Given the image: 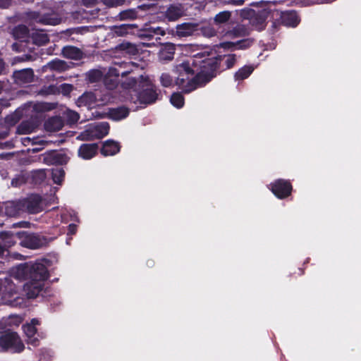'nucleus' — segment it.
Listing matches in <instances>:
<instances>
[{
	"instance_id": "obj_1",
	"label": "nucleus",
	"mask_w": 361,
	"mask_h": 361,
	"mask_svg": "<svg viewBox=\"0 0 361 361\" xmlns=\"http://www.w3.org/2000/svg\"><path fill=\"white\" fill-rule=\"evenodd\" d=\"M218 60L214 53L205 49L177 66L178 77L175 84L184 92L204 85L215 76Z\"/></svg>"
},
{
	"instance_id": "obj_2",
	"label": "nucleus",
	"mask_w": 361,
	"mask_h": 361,
	"mask_svg": "<svg viewBox=\"0 0 361 361\" xmlns=\"http://www.w3.org/2000/svg\"><path fill=\"white\" fill-rule=\"evenodd\" d=\"M122 92L119 99L135 104H148L156 101L157 94L154 90L149 78L146 75H140L136 79L129 78L121 84Z\"/></svg>"
},
{
	"instance_id": "obj_3",
	"label": "nucleus",
	"mask_w": 361,
	"mask_h": 361,
	"mask_svg": "<svg viewBox=\"0 0 361 361\" xmlns=\"http://www.w3.org/2000/svg\"><path fill=\"white\" fill-rule=\"evenodd\" d=\"M13 274L18 279L28 276L29 281L24 286V291L30 298H36L40 293L48 278L47 269L42 262L20 264L13 270Z\"/></svg>"
},
{
	"instance_id": "obj_4",
	"label": "nucleus",
	"mask_w": 361,
	"mask_h": 361,
	"mask_svg": "<svg viewBox=\"0 0 361 361\" xmlns=\"http://www.w3.org/2000/svg\"><path fill=\"white\" fill-rule=\"evenodd\" d=\"M25 348L19 336L13 331H8L0 337V350L20 353Z\"/></svg>"
},
{
	"instance_id": "obj_5",
	"label": "nucleus",
	"mask_w": 361,
	"mask_h": 361,
	"mask_svg": "<svg viewBox=\"0 0 361 361\" xmlns=\"http://www.w3.org/2000/svg\"><path fill=\"white\" fill-rule=\"evenodd\" d=\"M123 66L124 67H129V68L126 71L121 72L116 68H109L104 78V83L107 89L112 90L114 87H115L118 83V76L121 75L122 77H124L128 74L130 73L133 71L131 67L135 66L133 63H123L120 65V67Z\"/></svg>"
},
{
	"instance_id": "obj_6",
	"label": "nucleus",
	"mask_w": 361,
	"mask_h": 361,
	"mask_svg": "<svg viewBox=\"0 0 361 361\" xmlns=\"http://www.w3.org/2000/svg\"><path fill=\"white\" fill-rule=\"evenodd\" d=\"M109 124L102 122L90 125L81 135L87 140L102 138L109 133Z\"/></svg>"
},
{
	"instance_id": "obj_7",
	"label": "nucleus",
	"mask_w": 361,
	"mask_h": 361,
	"mask_svg": "<svg viewBox=\"0 0 361 361\" xmlns=\"http://www.w3.org/2000/svg\"><path fill=\"white\" fill-rule=\"evenodd\" d=\"M17 237L20 245L30 249L39 248L44 243V239L35 234L19 232L17 233Z\"/></svg>"
},
{
	"instance_id": "obj_8",
	"label": "nucleus",
	"mask_w": 361,
	"mask_h": 361,
	"mask_svg": "<svg viewBox=\"0 0 361 361\" xmlns=\"http://www.w3.org/2000/svg\"><path fill=\"white\" fill-rule=\"evenodd\" d=\"M40 324V321L38 319H32L30 323L23 325V329L24 333L27 338V343L33 346H37L39 343L38 338L39 335H37L36 326Z\"/></svg>"
},
{
	"instance_id": "obj_9",
	"label": "nucleus",
	"mask_w": 361,
	"mask_h": 361,
	"mask_svg": "<svg viewBox=\"0 0 361 361\" xmlns=\"http://www.w3.org/2000/svg\"><path fill=\"white\" fill-rule=\"evenodd\" d=\"M272 192L280 199L288 197L292 190V186L289 181L279 179L270 185Z\"/></svg>"
},
{
	"instance_id": "obj_10",
	"label": "nucleus",
	"mask_w": 361,
	"mask_h": 361,
	"mask_svg": "<svg viewBox=\"0 0 361 361\" xmlns=\"http://www.w3.org/2000/svg\"><path fill=\"white\" fill-rule=\"evenodd\" d=\"M13 36L16 39L20 41V43H13L12 48L16 51H24L23 42L29 38L27 28L25 25H18L13 30Z\"/></svg>"
},
{
	"instance_id": "obj_11",
	"label": "nucleus",
	"mask_w": 361,
	"mask_h": 361,
	"mask_svg": "<svg viewBox=\"0 0 361 361\" xmlns=\"http://www.w3.org/2000/svg\"><path fill=\"white\" fill-rule=\"evenodd\" d=\"M121 92H122L121 85L118 87L116 91L112 92L111 90L107 89L104 90L98 96L99 106L105 105L111 102H114L116 100L122 102L119 99L121 96Z\"/></svg>"
},
{
	"instance_id": "obj_12",
	"label": "nucleus",
	"mask_w": 361,
	"mask_h": 361,
	"mask_svg": "<svg viewBox=\"0 0 361 361\" xmlns=\"http://www.w3.org/2000/svg\"><path fill=\"white\" fill-rule=\"evenodd\" d=\"M198 25L195 23H185L179 24L176 27L175 35L178 37H185L192 35L197 30Z\"/></svg>"
},
{
	"instance_id": "obj_13",
	"label": "nucleus",
	"mask_w": 361,
	"mask_h": 361,
	"mask_svg": "<svg viewBox=\"0 0 361 361\" xmlns=\"http://www.w3.org/2000/svg\"><path fill=\"white\" fill-rule=\"evenodd\" d=\"M78 106H87L89 108L99 106L97 94L92 92H85L80 97L77 101Z\"/></svg>"
},
{
	"instance_id": "obj_14",
	"label": "nucleus",
	"mask_w": 361,
	"mask_h": 361,
	"mask_svg": "<svg viewBox=\"0 0 361 361\" xmlns=\"http://www.w3.org/2000/svg\"><path fill=\"white\" fill-rule=\"evenodd\" d=\"M97 151V144H83L78 149V155L83 159H90L96 155Z\"/></svg>"
},
{
	"instance_id": "obj_15",
	"label": "nucleus",
	"mask_w": 361,
	"mask_h": 361,
	"mask_svg": "<svg viewBox=\"0 0 361 361\" xmlns=\"http://www.w3.org/2000/svg\"><path fill=\"white\" fill-rule=\"evenodd\" d=\"M27 211L30 213H37L42 209L41 198L38 195H32L30 197L24 202Z\"/></svg>"
},
{
	"instance_id": "obj_16",
	"label": "nucleus",
	"mask_w": 361,
	"mask_h": 361,
	"mask_svg": "<svg viewBox=\"0 0 361 361\" xmlns=\"http://www.w3.org/2000/svg\"><path fill=\"white\" fill-rule=\"evenodd\" d=\"M32 18L35 22L45 25H56L61 23V19L56 17L55 15H47L41 16L38 13H33L32 14Z\"/></svg>"
},
{
	"instance_id": "obj_17",
	"label": "nucleus",
	"mask_w": 361,
	"mask_h": 361,
	"mask_svg": "<svg viewBox=\"0 0 361 361\" xmlns=\"http://www.w3.org/2000/svg\"><path fill=\"white\" fill-rule=\"evenodd\" d=\"M120 150L118 142L114 140H106L101 149V152L104 156H113L118 153Z\"/></svg>"
},
{
	"instance_id": "obj_18",
	"label": "nucleus",
	"mask_w": 361,
	"mask_h": 361,
	"mask_svg": "<svg viewBox=\"0 0 361 361\" xmlns=\"http://www.w3.org/2000/svg\"><path fill=\"white\" fill-rule=\"evenodd\" d=\"M283 23L286 26L295 27L300 22L298 14L294 11L284 12L281 15Z\"/></svg>"
},
{
	"instance_id": "obj_19",
	"label": "nucleus",
	"mask_w": 361,
	"mask_h": 361,
	"mask_svg": "<svg viewBox=\"0 0 361 361\" xmlns=\"http://www.w3.org/2000/svg\"><path fill=\"white\" fill-rule=\"evenodd\" d=\"M174 53V46L172 44H166L161 46L159 52V56L160 60L169 61L173 59Z\"/></svg>"
},
{
	"instance_id": "obj_20",
	"label": "nucleus",
	"mask_w": 361,
	"mask_h": 361,
	"mask_svg": "<svg viewBox=\"0 0 361 361\" xmlns=\"http://www.w3.org/2000/svg\"><path fill=\"white\" fill-rule=\"evenodd\" d=\"M33 71L32 69H24L14 73V77L18 82L27 83L32 81Z\"/></svg>"
},
{
	"instance_id": "obj_21",
	"label": "nucleus",
	"mask_w": 361,
	"mask_h": 361,
	"mask_svg": "<svg viewBox=\"0 0 361 361\" xmlns=\"http://www.w3.org/2000/svg\"><path fill=\"white\" fill-rule=\"evenodd\" d=\"M63 123L62 119L59 116L49 118L44 124V127L47 131L55 132L61 130Z\"/></svg>"
},
{
	"instance_id": "obj_22",
	"label": "nucleus",
	"mask_w": 361,
	"mask_h": 361,
	"mask_svg": "<svg viewBox=\"0 0 361 361\" xmlns=\"http://www.w3.org/2000/svg\"><path fill=\"white\" fill-rule=\"evenodd\" d=\"M184 10L181 5L171 6L166 11V16L169 20H176L183 15Z\"/></svg>"
},
{
	"instance_id": "obj_23",
	"label": "nucleus",
	"mask_w": 361,
	"mask_h": 361,
	"mask_svg": "<svg viewBox=\"0 0 361 361\" xmlns=\"http://www.w3.org/2000/svg\"><path fill=\"white\" fill-rule=\"evenodd\" d=\"M129 114V110L125 107L111 109L109 111V116L114 121H120L126 118Z\"/></svg>"
},
{
	"instance_id": "obj_24",
	"label": "nucleus",
	"mask_w": 361,
	"mask_h": 361,
	"mask_svg": "<svg viewBox=\"0 0 361 361\" xmlns=\"http://www.w3.org/2000/svg\"><path fill=\"white\" fill-rule=\"evenodd\" d=\"M62 53L66 58L74 60L80 59L82 56V53L78 48L71 46L64 47Z\"/></svg>"
},
{
	"instance_id": "obj_25",
	"label": "nucleus",
	"mask_w": 361,
	"mask_h": 361,
	"mask_svg": "<svg viewBox=\"0 0 361 361\" xmlns=\"http://www.w3.org/2000/svg\"><path fill=\"white\" fill-rule=\"evenodd\" d=\"M254 71L252 66H244L239 69L235 74V78L236 80H243L249 77V75Z\"/></svg>"
},
{
	"instance_id": "obj_26",
	"label": "nucleus",
	"mask_w": 361,
	"mask_h": 361,
	"mask_svg": "<svg viewBox=\"0 0 361 361\" xmlns=\"http://www.w3.org/2000/svg\"><path fill=\"white\" fill-rule=\"evenodd\" d=\"M32 39L35 44L39 46L45 44L49 41L48 35L42 31L32 33Z\"/></svg>"
},
{
	"instance_id": "obj_27",
	"label": "nucleus",
	"mask_w": 361,
	"mask_h": 361,
	"mask_svg": "<svg viewBox=\"0 0 361 361\" xmlns=\"http://www.w3.org/2000/svg\"><path fill=\"white\" fill-rule=\"evenodd\" d=\"M6 214L10 216H14L20 213V205L19 203L11 202L6 203Z\"/></svg>"
},
{
	"instance_id": "obj_28",
	"label": "nucleus",
	"mask_w": 361,
	"mask_h": 361,
	"mask_svg": "<svg viewBox=\"0 0 361 361\" xmlns=\"http://www.w3.org/2000/svg\"><path fill=\"white\" fill-rule=\"evenodd\" d=\"M47 68L57 71H63L69 68V66L61 60H54L47 64Z\"/></svg>"
},
{
	"instance_id": "obj_29",
	"label": "nucleus",
	"mask_w": 361,
	"mask_h": 361,
	"mask_svg": "<svg viewBox=\"0 0 361 361\" xmlns=\"http://www.w3.org/2000/svg\"><path fill=\"white\" fill-rule=\"evenodd\" d=\"M251 44V41L248 39L239 41L237 43L225 42L221 44L224 48H234V49H245L249 47Z\"/></svg>"
},
{
	"instance_id": "obj_30",
	"label": "nucleus",
	"mask_w": 361,
	"mask_h": 361,
	"mask_svg": "<svg viewBox=\"0 0 361 361\" xmlns=\"http://www.w3.org/2000/svg\"><path fill=\"white\" fill-rule=\"evenodd\" d=\"M1 238L3 240L4 246L6 247H9L14 245L15 243V239H18L17 233L16 235H13L12 233H10L8 232L2 233L0 234Z\"/></svg>"
},
{
	"instance_id": "obj_31",
	"label": "nucleus",
	"mask_w": 361,
	"mask_h": 361,
	"mask_svg": "<svg viewBox=\"0 0 361 361\" xmlns=\"http://www.w3.org/2000/svg\"><path fill=\"white\" fill-rule=\"evenodd\" d=\"M171 104L177 109H180L183 106L184 97L179 92L173 93L170 98Z\"/></svg>"
},
{
	"instance_id": "obj_32",
	"label": "nucleus",
	"mask_w": 361,
	"mask_h": 361,
	"mask_svg": "<svg viewBox=\"0 0 361 361\" xmlns=\"http://www.w3.org/2000/svg\"><path fill=\"white\" fill-rule=\"evenodd\" d=\"M52 179L56 184H61L64 178V171L61 168H56L52 170Z\"/></svg>"
},
{
	"instance_id": "obj_33",
	"label": "nucleus",
	"mask_w": 361,
	"mask_h": 361,
	"mask_svg": "<svg viewBox=\"0 0 361 361\" xmlns=\"http://www.w3.org/2000/svg\"><path fill=\"white\" fill-rule=\"evenodd\" d=\"M231 16V12L229 11H225L220 12L216 15L214 18V21L216 23H224L230 19Z\"/></svg>"
},
{
	"instance_id": "obj_34",
	"label": "nucleus",
	"mask_w": 361,
	"mask_h": 361,
	"mask_svg": "<svg viewBox=\"0 0 361 361\" xmlns=\"http://www.w3.org/2000/svg\"><path fill=\"white\" fill-rule=\"evenodd\" d=\"M103 76V73L99 70H92L88 72L87 78L90 82H94L99 80Z\"/></svg>"
},
{
	"instance_id": "obj_35",
	"label": "nucleus",
	"mask_w": 361,
	"mask_h": 361,
	"mask_svg": "<svg viewBox=\"0 0 361 361\" xmlns=\"http://www.w3.org/2000/svg\"><path fill=\"white\" fill-rule=\"evenodd\" d=\"M161 84L166 87H171L173 85L172 77L168 73H162L160 76Z\"/></svg>"
},
{
	"instance_id": "obj_36",
	"label": "nucleus",
	"mask_w": 361,
	"mask_h": 361,
	"mask_svg": "<svg viewBox=\"0 0 361 361\" xmlns=\"http://www.w3.org/2000/svg\"><path fill=\"white\" fill-rule=\"evenodd\" d=\"M66 118L68 121L71 123H74L79 119V115L75 111L71 110H67L65 112Z\"/></svg>"
},
{
	"instance_id": "obj_37",
	"label": "nucleus",
	"mask_w": 361,
	"mask_h": 361,
	"mask_svg": "<svg viewBox=\"0 0 361 361\" xmlns=\"http://www.w3.org/2000/svg\"><path fill=\"white\" fill-rule=\"evenodd\" d=\"M33 130V127L30 126L27 123H22L18 128V132L20 134H27Z\"/></svg>"
},
{
	"instance_id": "obj_38",
	"label": "nucleus",
	"mask_w": 361,
	"mask_h": 361,
	"mask_svg": "<svg viewBox=\"0 0 361 361\" xmlns=\"http://www.w3.org/2000/svg\"><path fill=\"white\" fill-rule=\"evenodd\" d=\"M23 319L18 315H12L8 319V324L9 326H18L22 323Z\"/></svg>"
},
{
	"instance_id": "obj_39",
	"label": "nucleus",
	"mask_w": 361,
	"mask_h": 361,
	"mask_svg": "<svg viewBox=\"0 0 361 361\" xmlns=\"http://www.w3.org/2000/svg\"><path fill=\"white\" fill-rule=\"evenodd\" d=\"M202 35L205 37H210L215 35L216 32L210 25L202 27L201 29Z\"/></svg>"
},
{
	"instance_id": "obj_40",
	"label": "nucleus",
	"mask_w": 361,
	"mask_h": 361,
	"mask_svg": "<svg viewBox=\"0 0 361 361\" xmlns=\"http://www.w3.org/2000/svg\"><path fill=\"white\" fill-rule=\"evenodd\" d=\"M25 182V178L23 175H18L11 181V185L14 187L20 186Z\"/></svg>"
},
{
	"instance_id": "obj_41",
	"label": "nucleus",
	"mask_w": 361,
	"mask_h": 361,
	"mask_svg": "<svg viewBox=\"0 0 361 361\" xmlns=\"http://www.w3.org/2000/svg\"><path fill=\"white\" fill-rule=\"evenodd\" d=\"M246 34V32L245 29L242 27L238 25L236 28L233 30L231 33H228L229 35L233 36V37H240L243 36Z\"/></svg>"
},
{
	"instance_id": "obj_42",
	"label": "nucleus",
	"mask_w": 361,
	"mask_h": 361,
	"mask_svg": "<svg viewBox=\"0 0 361 361\" xmlns=\"http://www.w3.org/2000/svg\"><path fill=\"white\" fill-rule=\"evenodd\" d=\"M121 18L123 20L133 19L135 18V13L133 11H126L121 13Z\"/></svg>"
},
{
	"instance_id": "obj_43",
	"label": "nucleus",
	"mask_w": 361,
	"mask_h": 361,
	"mask_svg": "<svg viewBox=\"0 0 361 361\" xmlns=\"http://www.w3.org/2000/svg\"><path fill=\"white\" fill-rule=\"evenodd\" d=\"M128 26L127 25H122L118 27H115V32L118 35H123L128 32Z\"/></svg>"
},
{
	"instance_id": "obj_44",
	"label": "nucleus",
	"mask_w": 361,
	"mask_h": 361,
	"mask_svg": "<svg viewBox=\"0 0 361 361\" xmlns=\"http://www.w3.org/2000/svg\"><path fill=\"white\" fill-rule=\"evenodd\" d=\"M236 59L235 55H228L226 57L225 63L228 68H231L235 63Z\"/></svg>"
},
{
	"instance_id": "obj_45",
	"label": "nucleus",
	"mask_w": 361,
	"mask_h": 361,
	"mask_svg": "<svg viewBox=\"0 0 361 361\" xmlns=\"http://www.w3.org/2000/svg\"><path fill=\"white\" fill-rule=\"evenodd\" d=\"M102 2L108 6H116L124 1V0H102Z\"/></svg>"
},
{
	"instance_id": "obj_46",
	"label": "nucleus",
	"mask_w": 361,
	"mask_h": 361,
	"mask_svg": "<svg viewBox=\"0 0 361 361\" xmlns=\"http://www.w3.org/2000/svg\"><path fill=\"white\" fill-rule=\"evenodd\" d=\"M120 47L122 50H126L128 53H133L135 51L134 46L129 43L122 44Z\"/></svg>"
},
{
	"instance_id": "obj_47",
	"label": "nucleus",
	"mask_w": 361,
	"mask_h": 361,
	"mask_svg": "<svg viewBox=\"0 0 361 361\" xmlns=\"http://www.w3.org/2000/svg\"><path fill=\"white\" fill-rule=\"evenodd\" d=\"M61 90L63 94H67L72 90V86L68 84H63L61 85Z\"/></svg>"
},
{
	"instance_id": "obj_48",
	"label": "nucleus",
	"mask_w": 361,
	"mask_h": 361,
	"mask_svg": "<svg viewBox=\"0 0 361 361\" xmlns=\"http://www.w3.org/2000/svg\"><path fill=\"white\" fill-rule=\"evenodd\" d=\"M149 30H150V32H152L154 35H164V34H165V32L164 31V30H162L159 27H151L149 28Z\"/></svg>"
},
{
	"instance_id": "obj_49",
	"label": "nucleus",
	"mask_w": 361,
	"mask_h": 361,
	"mask_svg": "<svg viewBox=\"0 0 361 361\" xmlns=\"http://www.w3.org/2000/svg\"><path fill=\"white\" fill-rule=\"evenodd\" d=\"M75 232H76V225H75V224H70L69 226H68V235H73V234H75Z\"/></svg>"
},
{
	"instance_id": "obj_50",
	"label": "nucleus",
	"mask_w": 361,
	"mask_h": 361,
	"mask_svg": "<svg viewBox=\"0 0 361 361\" xmlns=\"http://www.w3.org/2000/svg\"><path fill=\"white\" fill-rule=\"evenodd\" d=\"M11 0H0V8H6L9 6Z\"/></svg>"
},
{
	"instance_id": "obj_51",
	"label": "nucleus",
	"mask_w": 361,
	"mask_h": 361,
	"mask_svg": "<svg viewBox=\"0 0 361 361\" xmlns=\"http://www.w3.org/2000/svg\"><path fill=\"white\" fill-rule=\"evenodd\" d=\"M12 302V300L11 299V293L7 296L6 295L4 296V298L1 300L2 303H11Z\"/></svg>"
},
{
	"instance_id": "obj_52",
	"label": "nucleus",
	"mask_w": 361,
	"mask_h": 361,
	"mask_svg": "<svg viewBox=\"0 0 361 361\" xmlns=\"http://www.w3.org/2000/svg\"><path fill=\"white\" fill-rule=\"evenodd\" d=\"M82 1L86 5H90L93 4L95 1V0H82Z\"/></svg>"
},
{
	"instance_id": "obj_53",
	"label": "nucleus",
	"mask_w": 361,
	"mask_h": 361,
	"mask_svg": "<svg viewBox=\"0 0 361 361\" xmlns=\"http://www.w3.org/2000/svg\"><path fill=\"white\" fill-rule=\"evenodd\" d=\"M3 69H4V62L1 60V59L0 58V73L3 71Z\"/></svg>"
},
{
	"instance_id": "obj_54",
	"label": "nucleus",
	"mask_w": 361,
	"mask_h": 361,
	"mask_svg": "<svg viewBox=\"0 0 361 361\" xmlns=\"http://www.w3.org/2000/svg\"><path fill=\"white\" fill-rule=\"evenodd\" d=\"M42 108H43V109H50V107H47V104H42Z\"/></svg>"
},
{
	"instance_id": "obj_55",
	"label": "nucleus",
	"mask_w": 361,
	"mask_h": 361,
	"mask_svg": "<svg viewBox=\"0 0 361 361\" xmlns=\"http://www.w3.org/2000/svg\"><path fill=\"white\" fill-rule=\"evenodd\" d=\"M25 224H26V223H25V222H21V223L18 224V225L19 226H24Z\"/></svg>"
},
{
	"instance_id": "obj_56",
	"label": "nucleus",
	"mask_w": 361,
	"mask_h": 361,
	"mask_svg": "<svg viewBox=\"0 0 361 361\" xmlns=\"http://www.w3.org/2000/svg\"><path fill=\"white\" fill-rule=\"evenodd\" d=\"M2 289V281H0V291Z\"/></svg>"
}]
</instances>
